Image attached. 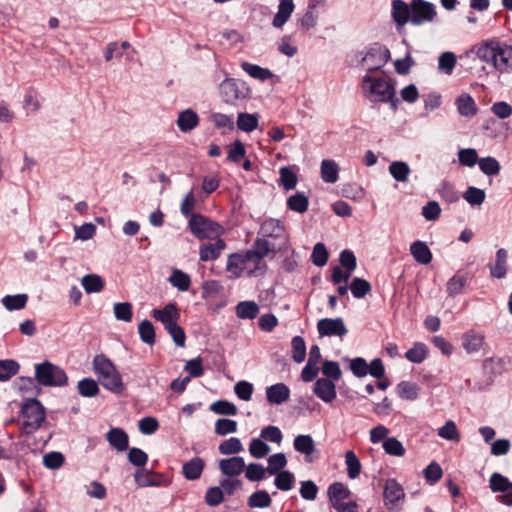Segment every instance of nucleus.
Masks as SVG:
<instances>
[{"label":"nucleus","mask_w":512,"mask_h":512,"mask_svg":"<svg viewBox=\"0 0 512 512\" xmlns=\"http://www.w3.org/2000/svg\"><path fill=\"white\" fill-rule=\"evenodd\" d=\"M477 57L500 73L512 72V46L499 41H485L476 46Z\"/></svg>","instance_id":"nucleus-1"},{"label":"nucleus","mask_w":512,"mask_h":512,"mask_svg":"<svg viewBox=\"0 0 512 512\" xmlns=\"http://www.w3.org/2000/svg\"><path fill=\"white\" fill-rule=\"evenodd\" d=\"M93 370L99 383L107 390L115 394H121L125 385L121 374L113 362L104 354L96 355L93 359Z\"/></svg>","instance_id":"nucleus-2"},{"label":"nucleus","mask_w":512,"mask_h":512,"mask_svg":"<svg viewBox=\"0 0 512 512\" xmlns=\"http://www.w3.org/2000/svg\"><path fill=\"white\" fill-rule=\"evenodd\" d=\"M363 88L368 91L369 97H373V101L388 102L393 110L397 109L399 100L395 98V87L390 81L366 74L363 77Z\"/></svg>","instance_id":"nucleus-3"},{"label":"nucleus","mask_w":512,"mask_h":512,"mask_svg":"<svg viewBox=\"0 0 512 512\" xmlns=\"http://www.w3.org/2000/svg\"><path fill=\"white\" fill-rule=\"evenodd\" d=\"M21 416V432L26 435L36 432L46 420L45 408L36 398H29L22 404Z\"/></svg>","instance_id":"nucleus-4"},{"label":"nucleus","mask_w":512,"mask_h":512,"mask_svg":"<svg viewBox=\"0 0 512 512\" xmlns=\"http://www.w3.org/2000/svg\"><path fill=\"white\" fill-rule=\"evenodd\" d=\"M271 246L268 240L257 238L251 249L245 251L247 265L249 266L248 277H256L263 275L267 270V264L264 260L271 252Z\"/></svg>","instance_id":"nucleus-5"},{"label":"nucleus","mask_w":512,"mask_h":512,"mask_svg":"<svg viewBox=\"0 0 512 512\" xmlns=\"http://www.w3.org/2000/svg\"><path fill=\"white\" fill-rule=\"evenodd\" d=\"M35 380L45 387H63L68 384V376L64 369L50 361L35 364Z\"/></svg>","instance_id":"nucleus-6"},{"label":"nucleus","mask_w":512,"mask_h":512,"mask_svg":"<svg viewBox=\"0 0 512 512\" xmlns=\"http://www.w3.org/2000/svg\"><path fill=\"white\" fill-rule=\"evenodd\" d=\"M222 100L229 105H237L249 97L250 89L246 83L234 78H226L219 85Z\"/></svg>","instance_id":"nucleus-7"},{"label":"nucleus","mask_w":512,"mask_h":512,"mask_svg":"<svg viewBox=\"0 0 512 512\" xmlns=\"http://www.w3.org/2000/svg\"><path fill=\"white\" fill-rule=\"evenodd\" d=\"M389 49L380 44L373 43L368 48L361 62L368 66V74L380 70L390 59Z\"/></svg>","instance_id":"nucleus-8"},{"label":"nucleus","mask_w":512,"mask_h":512,"mask_svg":"<svg viewBox=\"0 0 512 512\" xmlns=\"http://www.w3.org/2000/svg\"><path fill=\"white\" fill-rule=\"evenodd\" d=\"M189 229L198 239H209L218 236L220 225L201 214H193L189 220Z\"/></svg>","instance_id":"nucleus-9"},{"label":"nucleus","mask_w":512,"mask_h":512,"mask_svg":"<svg viewBox=\"0 0 512 512\" xmlns=\"http://www.w3.org/2000/svg\"><path fill=\"white\" fill-rule=\"evenodd\" d=\"M437 15L434 4L425 0H411V23L419 26L432 22Z\"/></svg>","instance_id":"nucleus-10"},{"label":"nucleus","mask_w":512,"mask_h":512,"mask_svg":"<svg viewBox=\"0 0 512 512\" xmlns=\"http://www.w3.org/2000/svg\"><path fill=\"white\" fill-rule=\"evenodd\" d=\"M317 330L320 337L337 336L342 338L348 333V329L342 318H323L317 322Z\"/></svg>","instance_id":"nucleus-11"},{"label":"nucleus","mask_w":512,"mask_h":512,"mask_svg":"<svg viewBox=\"0 0 512 512\" xmlns=\"http://www.w3.org/2000/svg\"><path fill=\"white\" fill-rule=\"evenodd\" d=\"M472 277L473 276L468 271L464 269L458 270L446 283V293L448 297L463 294Z\"/></svg>","instance_id":"nucleus-12"},{"label":"nucleus","mask_w":512,"mask_h":512,"mask_svg":"<svg viewBox=\"0 0 512 512\" xmlns=\"http://www.w3.org/2000/svg\"><path fill=\"white\" fill-rule=\"evenodd\" d=\"M383 497L385 506L391 510L397 503L404 500L405 493L402 486L396 481V479H387L384 484Z\"/></svg>","instance_id":"nucleus-13"},{"label":"nucleus","mask_w":512,"mask_h":512,"mask_svg":"<svg viewBox=\"0 0 512 512\" xmlns=\"http://www.w3.org/2000/svg\"><path fill=\"white\" fill-rule=\"evenodd\" d=\"M245 256V251L232 253L228 256L226 271L230 273L231 278H240L243 275L248 277L249 266Z\"/></svg>","instance_id":"nucleus-14"},{"label":"nucleus","mask_w":512,"mask_h":512,"mask_svg":"<svg viewBox=\"0 0 512 512\" xmlns=\"http://www.w3.org/2000/svg\"><path fill=\"white\" fill-rule=\"evenodd\" d=\"M152 317L156 321L161 322L166 329L177 323L180 318V311L175 303H169L162 309H154L152 311Z\"/></svg>","instance_id":"nucleus-15"},{"label":"nucleus","mask_w":512,"mask_h":512,"mask_svg":"<svg viewBox=\"0 0 512 512\" xmlns=\"http://www.w3.org/2000/svg\"><path fill=\"white\" fill-rule=\"evenodd\" d=\"M225 248L226 242L221 238H217L215 242L203 243L199 248V258L203 262L214 261Z\"/></svg>","instance_id":"nucleus-16"},{"label":"nucleus","mask_w":512,"mask_h":512,"mask_svg":"<svg viewBox=\"0 0 512 512\" xmlns=\"http://www.w3.org/2000/svg\"><path fill=\"white\" fill-rule=\"evenodd\" d=\"M313 392L318 398H320L325 403L332 402L337 396L334 381L328 380L326 378H319L318 380H316Z\"/></svg>","instance_id":"nucleus-17"},{"label":"nucleus","mask_w":512,"mask_h":512,"mask_svg":"<svg viewBox=\"0 0 512 512\" xmlns=\"http://www.w3.org/2000/svg\"><path fill=\"white\" fill-rule=\"evenodd\" d=\"M266 398L270 404L280 405L290 398V389L284 383H277L266 388Z\"/></svg>","instance_id":"nucleus-18"},{"label":"nucleus","mask_w":512,"mask_h":512,"mask_svg":"<svg viewBox=\"0 0 512 512\" xmlns=\"http://www.w3.org/2000/svg\"><path fill=\"white\" fill-rule=\"evenodd\" d=\"M392 18L398 27L411 22V5L402 0H392Z\"/></svg>","instance_id":"nucleus-19"},{"label":"nucleus","mask_w":512,"mask_h":512,"mask_svg":"<svg viewBox=\"0 0 512 512\" xmlns=\"http://www.w3.org/2000/svg\"><path fill=\"white\" fill-rule=\"evenodd\" d=\"M106 440L117 451L123 452L129 447L128 434L122 428H111L106 433Z\"/></svg>","instance_id":"nucleus-20"},{"label":"nucleus","mask_w":512,"mask_h":512,"mask_svg":"<svg viewBox=\"0 0 512 512\" xmlns=\"http://www.w3.org/2000/svg\"><path fill=\"white\" fill-rule=\"evenodd\" d=\"M220 471L229 477L240 475L245 469V462L242 457H231L222 459L219 462Z\"/></svg>","instance_id":"nucleus-21"},{"label":"nucleus","mask_w":512,"mask_h":512,"mask_svg":"<svg viewBox=\"0 0 512 512\" xmlns=\"http://www.w3.org/2000/svg\"><path fill=\"white\" fill-rule=\"evenodd\" d=\"M328 498L332 507H336L339 504L345 503L344 500L350 496V490L346 485L341 482H334L328 487Z\"/></svg>","instance_id":"nucleus-22"},{"label":"nucleus","mask_w":512,"mask_h":512,"mask_svg":"<svg viewBox=\"0 0 512 512\" xmlns=\"http://www.w3.org/2000/svg\"><path fill=\"white\" fill-rule=\"evenodd\" d=\"M483 344L484 335L474 330H469L462 336V346L468 354L478 352Z\"/></svg>","instance_id":"nucleus-23"},{"label":"nucleus","mask_w":512,"mask_h":512,"mask_svg":"<svg viewBox=\"0 0 512 512\" xmlns=\"http://www.w3.org/2000/svg\"><path fill=\"white\" fill-rule=\"evenodd\" d=\"M205 462L200 457H194L182 466V473L187 480H197L201 477Z\"/></svg>","instance_id":"nucleus-24"},{"label":"nucleus","mask_w":512,"mask_h":512,"mask_svg":"<svg viewBox=\"0 0 512 512\" xmlns=\"http://www.w3.org/2000/svg\"><path fill=\"white\" fill-rule=\"evenodd\" d=\"M199 124V116L192 109L181 111L178 115L177 126L180 131L186 133L196 128Z\"/></svg>","instance_id":"nucleus-25"},{"label":"nucleus","mask_w":512,"mask_h":512,"mask_svg":"<svg viewBox=\"0 0 512 512\" xmlns=\"http://www.w3.org/2000/svg\"><path fill=\"white\" fill-rule=\"evenodd\" d=\"M507 258L508 253L504 248L496 251L495 263L490 266V275L494 278L501 279L507 274Z\"/></svg>","instance_id":"nucleus-26"},{"label":"nucleus","mask_w":512,"mask_h":512,"mask_svg":"<svg viewBox=\"0 0 512 512\" xmlns=\"http://www.w3.org/2000/svg\"><path fill=\"white\" fill-rule=\"evenodd\" d=\"M410 253L416 262L427 265L432 261V253L423 241L417 240L410 246Z\"/></svg>","instance_id":"nucleus-27"},{"label":"nucleus","mask_w":512,"mask_h":512,"mask_svg":"<svg viewBox=\"0 0 512 512\" xmlns=\"http://www.w3.org/2000/svg\"><path fill=\"white\" fill-rule=\"evenodd\" d=\"M294 10L293 0H280L278 6V12L274 16L273 26L276 28H281L290 18L292 12Z\"/></svg>","instance_id":"nucleus-28"},{"label":"nucleus","mask_w":512,"mask_h":512,"mask_svg":"<svg viewBox=\"0 0 512 512\" xmlns=\"http://www.w3.org/2000/svg\"><path fill=\"white\" fill-rule=\"evenodd\" d=\"M261 233L265 237L281 238L284 236L285 229L280 220L268 219L261 225Z\"/></svg>","instance_id":"nucleus-29"},{"label":"nucleus","mask_w":512,"mask_h":512,"mask_svg":"<svg viewBox=\"0 0 512 512\" xmlns=\"http://www.w3.org/2000/svg\"><path fill=\"white\" fill-rule=\"evenodd\" d=\"M398 396L403 400H416L419 396L420 387L410 381H401L396 386Z\"/></svg>","instance_id":"nucleus-30"},{"label":"nucleus","mask_w":512,"mask_h":512,"mask_svg":"<svg viewBox=\"0 0 512 512\" xmlns=\"http://www.w3.org/2000/svg\"><path fill=\"white\" fill-rule=\"evenodd\" d=\"M458 112L462 116L471 117L477 113V105L469 94H463L456 99Z\"/></svg>","instance_id":"nucleus-31"},{"label":"nucleus","mask_w":512,"mask_h":512,"mask_svg":"<svg viewBox=\"0 0 512 512\" xmlns=\"http://www.w3.org/2000/svg\"><path fill=\"white\" fill-rule=\"evenodd\" d=\"M339 167L334 160H323L321 163V178L324 182L333 184L338 180Z\"/></svg>","instance_id":"nucleus-32"},{"label":"nucleus","mask_w":512,"mask_h":512,"mask_svg":"<svg viewBox=\"0 0 512 512\" xmlns=\"http://www.w3.org/2000/svg\"><path fill=\"white\" fill-rule=\"evenodd\" d=\"M259 313V306L254 301H242L236 306V315L240 319H254Z\"/></svg>","instance_id":"nucleus-33"},{"label":"nucleus","mask_w":512,"mask_h":512,"mask_svg":"<svg viewBox=\"0 0 512 512\" xmlns=\"http://www.w3.org/2000/svg\"><path fill=\"white\" fill-rule=\"evenodd\" d=\"M428 357V348L422 342L414 343L413 347L405 353V358L412 363H422Z\"/></svg>","instance_id":"nucleus-34"},{"label":"nucleus","mask_w":512,"mask_h":512,"mask_svg":"<svg viewBox=\"0 0 512 512\" xmlns=\"http://www.w3.org/2000/svg\"><path fill=\"white\" fill-rule=\"evenodd\" d=\"M241 68L252 78L265 81L273 77L272 72L267 68H262L256 64L242 62Z\"/></svg>","instance_id":"nucleus-35"},{"label":"nucleus","mask_w":512,"mask_h":512,"mask_svg":"<svg viewBox=\"0 0 512 512\" xmlns=\"http://www.w3.org/2000/svg\"><path fill=\"white\" fill-rule=\"evenodd\" d=\"M294 449L306 456L311 455L315 451V443L310 435H298L293 442Z\"/></svg>","instance_id":"nucleus-36"},{"label":"nucleus","mask_w":512,"mask_h":512,"mask_svg":"<svg viewBox=\"0 0 512 512\" xmlns=\"http://www.w3.org/2000/svg\"><path fill=\"white\" fill-rule=\"evenodd\" d=\"M287 207L297 213H304L308 210L309 199L304 193L297 192L287 200Z\"/></svg>","instance_id":"nucleus-37"},{"label":"nucleus","mask_w":512,"mask_h":512,"mask_svg":"<svg viewBox=\"0 0 512 512\" xmlns=\"http://www.w3.org/2000/svg\"><path fill=\"white\" fill-rule=\"evenodd\" d=\"M271 503V497L265 490L254 492L248 497L247 500V505L250 508H267L271 505Z\"/></svg>","instance_id":"nucleus-38"},{"label":"nucleus","mask_w":512,"mask_h":512,"mask_svg":"<svg viewBox=\"0 0 512 512\" xmlns=\"http://www.w3.org/2000/svg\"><path fill=\"white\" fill-rule=\"evenodd\" d=\"M81 283L87 293H98L104 288L103 279L96 274L85 275Z\"/></svg>","instance_id":"nucleus-39"},{"label":"nucleus","mask_w":512,"mask_h":512,"mask_svg":"<svg viewBox=\"0 0 512 512\" xmlns=\"http://www.w3.org/2000/svg\"><path fill=\"white\" fill-rule=\"evenodd\" d=\"M389 172L398 182H406L410 174V168L406 162L395 161L389 166Z\"/></svg>","instance_id":"nucleus-40"},{"label":"nucleus","mask_w":512,"mask_h":512,"mask_svg":"<svg viewBox=\"0 0 512 512\" xmlns=\"http://www.w3.org/2000/svg\"><path fill=\"white\" fill-rule=\"evenodd\" d=\"M349 289L351 290V293L355 298L360 299L364 298L371 291L372 287L367 280L355 277L352 280Z\"/></svg>","instance_id":"nucleus-41"},{"label":"nucleus","mask_w":512,"mask_h":512,"mask_svg":"<svg viewBox=\"0 0 512 512\" xmlns=\"http://www.w3.org/2000/svg\"><path fill=\"white\" fill-rule=\"evenodd\" d=\"M169 282L172 286L176 287L180 291H187L190 288L191 279L187 273L181 270L175 269L169 277Z\"/></svg>","instance_id":"nucleus-42"},{"label":"nucleus","mask_w":512,"mask_h":512,"mask_svg":"<svg viewBox=\"0 0 512 512\" xmlns=\"http://www.w3.org/2000/svg\"><path fill=\"white\" fill-rule=\"evenodd\" d=\"M77 388L83 397H94L100 391L98 383L92 378H83L78 382Z\"/></svg>","instance_id":"nucleus-43"},{"label":"nucleus","mask_w":512,"mask_h":512,"mask_svg":"<svg viewBox=\"0 0 512 512\" xmlns=\"http://www.w3.org/2000/svg\"><path fill=\"white\" fill-rule=\"evenodd\" d=\"M322 373L325 376L324 378L331 381H338L342 376V371L340 369V365L336 361L325 360L322 363L321 367Z\"/></svg>","instance_id":"nucleus-44"},{"label":"nucleus","mask_w":512,"mask_h":512,"mask_svg":"<svg viewBox=\"0 0 512 512\" xmlns=\"http://www.w3.org/2000/svg\"><path fill=\"white\" fill-rule=\"evenodd\" d=\"M245 477L251 482H259L265 479L267 469L260 463H250L245 465Z\"/></svg>","instance_id":"nucleus-45"},{"label":"nucleus","mask_w":512,"mask_h":512,"mask_svg":"<svg viewBox=\"0 0 512 512\" xmlns=\"http://www.w3.org/2000/svg\"><path fill=\"white\" fill-rule=\"evenodd\" d=\"M512 485V482L509 481V479L505 476H503L500 473H493L490 476L489 480V487L492 492H501L504 493L506 490H508Z\"/></svg>","instance_id":"nucleus-46"},{"label":"nucleus","mask_w":512,"mask_h":512,"mask_svg":"<svg viewBox=\"0 0 512 512\" xmlns=\"http://www.w3.org/2000/svg\"><path fill=\"white\" fill-rule=\"evenodd\" d=\"M27 301L28 296L26 294L7 295L2 300L3 305L9 311L23 309Z\"/></svg>","instance_id":"nucleus-47"},{"label":"nucleus","mask_w":512,"mask_h":512,"mask_svg":"<svg viewBox=\"0 0 512 512\" xmlns=\"http://www.w3.org/2000/svg\"><path fill=\"white\" fill-rule=\"evenodd\" d=\"M20 365L15 360H0V381H7L15 376Z\"/></svg>","instance_id":"nucleus-48"},{"label":"nucleus","mask_w":512,"mask_h":512,"mask_svg":"<svg viewBox=\"0 0 512 512\" xmlns=\"http://www.w3.org/2000/svg\"><path fill=\"white\" fill-rule=\"evenodd\" d=\"M237 127L244 132H252L258 127V117L254 114L239 113Z\"/></svg>","instance_id":"nucleus-49"},{"label":"nucleus","mask_w":512,"mask_h":512,"mask_svg":"<svg viewBox=\"0 0 512 512\" xmlns=\"http://www.w3.org/2000/svg\"><path fill=\"white\" fill-rule=\"evenodd\" d=\"M218 450L222 455L237 454L243 450V445L239 438L231 437L221 442Z\"/></svg>","instance_id":"nucleus-50"},{"label":"nucleus","mask_w":512,"mask_h":512,"mask_svg":"<svg viewBox=\"0 0 512 512\" xmlns=\"http://www.w3.org/2000/svg\"><path fill=\"white\" fill-rule=\"evenodd\" d=\"M345 463L347 466V474L349 478L354 479L358 477L361 471V463L352 450L346 452Z\"/></svg>","instance_id":"nucleus-51"},{"label":"nucleus","mask_w":512,"mask_h":512,"mask_svg":"<svg viewBox=\"0 0 512 512\" xmlns=\"http://www.w3.org/2000/svg\"><path fill=\"white\" fill-rule=\"evenodd\" d=\"M140 339L147 345L155 343V329L149 320H143L138 327Z\"/></svg>","instance_id":"nucleus-52"},{"label":"nucleus","mask_w":512,"mask_h":512,"mask_svg":"<svg viewBox=\"0 0 512 512\" xmlns=\"http://www.w3.org/2000/svg\"><path fill=\"white\" fill-rule=\"evenodd\" d=\"M210 410L218 415L234 416L237 414V407L227 400H218L210 405Z\"/></svg>","instance_id":"nucleus-53"},{"label":"nucleus","mask_w":512,"mask_h":512,"mask_svg":"<svg viewBox=\"0 0 512 512\" xmlns=\"http://www.w3.org/2000/svg\"><path fill=\"white\" fill-rule=\"evenodd\" d=\"M292 347V359L296 363H301L304 361L306 356V344L301 336H294L291 341Z\"/></svg>","instance_id":"nucleus-54"},{"label":"nucleus","mask_w":512,"mask_h":512,"mask_svg":"<svg viewBox=\"0 0 512 512\" xmlns=\"http://www.w3.org/2000/svg\"><path fill=\"white\" fill-rule=\"evenodd\" d=\"M275 486L282 491H288L293 488L295 478L293 473H291L288 470L280 471L279 473L275 474Z\"/></svg>","instance_id":"nucleus-55"},{"label":"nucleus","mask_w":512,"mask_h":512,"mask_svg":"<svg viewBox=\"0 0 512 512\" xmlns=\"http://www.w3.org/2000/svg\"><path fill=\"white\" fill-rule=\"evenodd\" d=\"M287 465L286 456L283 453H276L268 458L267 472L270 475H275Z\"/></svg>","instance_id":"nucleus-56"},{"label":"nucleus","mask_w":512,"mask_h":512,"mask_svg":"<svg viewBox=\"0 0 512 512\" xmlns=\"http://www.w3.org/2000/svg\"><path fill=\"white\" fill-rule=\"evenodd\" d=\"M297 181V175L289 167L280 168L279 183L286 191L294 189Z\"/></svg>","instance_id":"nucleus-57"},{"label":"nucleus","mask_w":512,"mask_h":512,"mask_svg":"<svg viewBox=\"0 0 512 512\" xmlns=\"http://www.w3.org/2000/svg\"><path fill=\"white\" fill-rule=\"evenodd\" d=\"M384 451L392 456L402 457L405 454L403 444L395 437L386 438L383 442Z\"/></svg>","instance_id":"nucleus-58"},{"label":"nucleus","mask_w":512,"mask_h":512,"mask_svg":"<svg viewBox=\"0 0 512 512\" xmlns=\"http://www.w3.org/2000/svg\"><path fill=\"white\" fill-rule=\"evenodd\" d=\"M237 428L238 424L235 420L220 418L215 422V433L220 436L235 433Z\"/></svg>","instance_id":"nucleus-59"},{"label":"nucleus","mask_w":512,"mask_h":512,"mask_svg":"<svg viewBox=\"0 0 512 512\" xmlns=\"http://www.w3.org/2000/svg\"><path fill=\"white\" fill-rule=\"evenodd\" d=\"M329 258V253L323 243H317L311 254V261L314 265L322 267L326 265Z\"/></svg>","instance_id":"nucleus-60"},{"label":"nucleus","mask_w":512,"mask_h":512,"mask_svg":"<svg viewBox=\"0 0 512 512\" xmlns=\"http://www.w3.org/2000/svg\"><path fill=\"white\" fill-rule=\"evenodd\" d=\"M249 452L252 457L260 459L270 452V447L263 440L253 438L249 445Z\"/></svg>","instance_id":"nucleus-61"},{"label":"nucleus","mask_w":512,"mask_h":512,"mask_svg":"<svg viewBox=\"0 0 512 512\" xmlns=\"http://www.w3.org/2000/svg\"><path fill=\"white\" fill-rule=\"evenodd\" d=\"M114 315L117 320L130 322L133 316L132 304L129 302L115 303Z\"/></svg>","instance_id":"nucleus-62"},{"label":"nucleus","mask_w":512,"mask_h":512,"mask_svg":"<svg viewBox=\"0 0 512 512\" xmlns=\"http://www.w3.org/2000/svg\"><path fill=\"white\" fill-rule=\"evenodd\" d=\"M478 163L480 170L488 176L497 175L500 172V164L493 157L481 158Z\"/></svg>","instance_id":"nucleus-63"},{"label":"nucleus","mask_w":512,"mask_h":512,"mask_svg":"<svg viewBox=\"0 0 512 512\" xmlns=\"http://www.w3.org/2000/svg\"><path fill=\"white\" fill-rule=\"evenodd\" d=\"M463 198L471 205H481L485 200V192L474 186H469L463 194Z\"/></svg>","instance_id":"nucleus-64"}]
</instances>
